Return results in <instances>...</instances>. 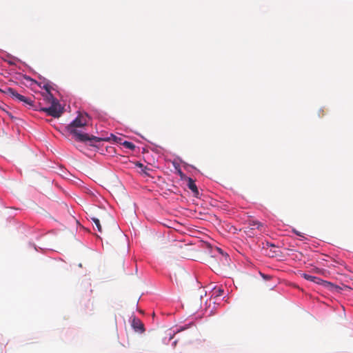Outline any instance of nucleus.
Returning a JSON list of instances; mask_svg holds the SVG:
<instances>
[{
	"label": "nucleus",
	"instance_id": "7ed1b4c3",
	"mask_svg": "<svg viewBox=\"0 0 353 353\" xmlns=\"http://www.w3.org/2000/svg\"><path fill=\"white\" fill-rule=\"evenodd\" d=\"M0 90L2 92L12 97L13 99L18 100L19 101H22L25 104L28 105L30 107L37 108V107L33 104V101L30 98H27L19 94L16 90H14L12 88L6 86L4 89H1Z\"/></svg>",
	"mask_w": 353,
	"mask_h": 353
},
{
	"label": "nucleus",
	"instance_id": "1a4fd4ad",
	"mask_svg": "<svg viewBox=\"0 0 353 353\" xmlns=\"http://www.w3.org/2000/svg\"><path fill=\"white\" fill-rule=\"evenodd\" d=\"M91 219L93 221V223H94V225H96L97 230L99 232H102V228H101L99 219L98 218L94 217V216L91 217Z\"/></svg>",
	"mask_w": 353,
	"mask_h": 353
},
{
	"label": "nucleus",
	"instance_id": "f8f14e48",
	"mask_svg": "<svg viewBox=\"0 0 353 353\" xmlns=\"http://www.w3.org/2000/svg\"><path fill=\"white\" fill-rule=\"evenodd\" d=\"M44 88L46 90V93L44 95V97L48 101V94H52V93L50 92V87L48 85H44Z\"/></svg>",
	"mask_w": 353,
	"mask_h": 353
},
{
	"label": "nucleus",
	"instance_id": "2eb2a0df",
	"mask_svg": "<svg viewBox=\"0 0 353 353\" xmlns=\"http://www.w3.org/2000/svg\"><path fill=\"white\" fill-rule=\"evenodd\" d=\"M223 290H219V295H221L223 293Z\"/></svg>",
	"mask_w": 353,
	"mask_h": 353
},
{
	"label": "nucleus",
	"instance_id": "f03ea898",
	"mask_svg": "<svg viewBox=\"0 0 353 353\" xmlns=\"http://www.w3.org/2000/svg\"><path fill=\"white\" fill-rule=\"evenodd\" d=\"M48 101L50 103L51 105L49 108H41L40 111L44 112L48 115L54 118L60 117L63 113V108L59 101L53 97L52 94H48Z\"/></svg>",
	"mask_w": 353,
	"mask_h": 353
},
{
	"label": "nucleus",
	"instance_id": "423d86ee",
	"mask_svg": "<svg viewBox=\"0 0 353 353\" xmlns=\"http://www.w3.org/2000/svg\"><path fill=\"white\" fill-rule=\"evenodd\" d=\"M132 326L136 332L142 333L145 330L143 323L139 319L135 318L132 320Z\"/></svg>",
	"mask_w": 353,
	"mask_h": 353
},
{
	"label": "nucleus",
	"instance_id": "20e7f679",
	"mask_svg": "<svg viewBox=\"0 0 353 353\" xmlns=\"http://www.w3.org/2000/svg\"><path fill=\"white\" fill-rule=\"evenodd\" d=\"M0 90L2 92L12 97L13 99L18 100L19 101H22L25 104L28 105L30 107L37 108V107L33 104V101L30 98H27L19 94L16 90H14L12 88L6 86L4 89H1Z\"/></svg>",
	"mask_w": 353,
	"mask_h": 353
},
{
	"label": "nucleus",
	"instance_id": "f257e3e1",
	"mask_svg": "<svg viewBox=\"0 0 353 353\" xmlns=\"http://www.w3.org/2000/svg\"><path fill=\"white\" fill-rule=\"evenodd\" d=\"M89 119L90 117L88 114H81L66 127V130L79 141L100 142L103 140L102 139L95 136H89L88 134L83 133L80 130H77L78 128L85 126L88 124Z\"/></svg>",
	"mask_w": 353,
	"mask_h": 353
},
{
	"label": "nucleus",
	"instance_id": "4468645a",
	"mask_svg": "<svg viewBox=\"0 0 353 353\" xmlns=\"http://www.w3.org/2000/svg\"><path fill=\"white\" fill-rule=\"evenodd\" d=\"M294 232H295V234H296L298 236H301V233H300L299 232L296 231V230H294Z\"/></svg>",
	"mask_w": 353,
	"mask_h": 353
},
{
	"label": "nucleus",
	"instance_id": "6e6552de",
	"mask_svg": "<svg viewBox=\"0 0 353 353\" xmlns=\"http://www.w3.org/2000/svg\"><path fill=\"white\" fill-rule=\"evenodd\" d=\"M249 225L251 227V230H254L255 228L259 229L261 227H263V225L259 222L258 221H250Z\"/></svg>",
	"mask_w": 353,
	"mask_h": 353
},
{
	"label": "nucleus",
	"instance_id": "39448f33",
	"mask_svg": "<svg viewBox=\"0 0 353 353\" xmlns=\"http://www.w3.org/2000/svg\"><path fill=\"white\" fill-rule=\"evenodd\" d=\"M303 276L306 280L312 281V282L316 283H322L325 286L332 285L331 283L325 281H323L321 279H319V278H318L316 276H312V275H310V274H303Z\"/></svg>",
	"mask_w": 353,
	"mask_h": 353
},
{
	"label": "nucleus",
	"instance_id": "ddd939ff",
	"mask_svg": "<svg viewBox=\"0 0 353 353\" xmlns=\"http://www.w3.org/2000/svg\"><path fill=\"white\" fill-rule=\"evenodd\" d=\"M137 166H139V168H145V169H147L146 167H144L142 163H138L137 164Z\"/></svg>",
	"mask_w": 353,
	"mask_h": 353
},
{
	"label": "nucleus",
	"instance_id": "0eeeda50",
	"mask_svg": "<svg viewBox=\"0 0 353 353\" xmlns=\"http://www.w3.org/2000/svg\"><path fill=\"white\" fill-rule=\"evenodd\" d=\"M187 181H188L187 186L188 187V188L192 190V192H193V194L195 196H198L199 190H198L197 186L195 183V181L190 177H188Z\"/></svg>",
	"mask_w": 353,
	"mask_h": 353
},
{
	"label": "nucleus",
	"instance_id": "9b49d317",
	"mask_svg": "<svg viewBox=\"0 0 353 353\" xmlns=\"http://www.w3.org/2000/svg\"><path fill=\"white\" fill-rule=\"evenodd\" d=\"M216 250L222 255V256L224 258L225 263L228 264L229 262V256L227 254H224L223 250L219 248H216Z\"/></svg>",
	"mask_w": 353,
	"mask_h": 353
},
{
	"label": "nucleus",
	"instance_id": "9d476101",
	"mask_svg": "<svg viewBox=\"0 0 353 353\" xmlns=\"http://www.w3.org/2000/svg\"><path fill=\"white\" fill-rule=\"evenodd\" d=\"M122 144L125 148L130 149L131 150H134L135 149V145L132 142L125 141Z\"/></svg>",
	"mask_w": 353,
	"mask_h": 353
},
{
	"label": "nucleus",
	"instance_id": "dca6fc26",
	"mask_svg": "<svg viewBox=\"0 0 353 353\" xmlns=\"http://www.w3.org/2000/svg\"><path fill=\"white\" fill-rule=\"evenodd\" d=\"M185 327L181 328V329H180V331H182V330H185Z\"/></svg>",
	"mask_w": 353,
	"mask_h": 353
}]
</instances>
